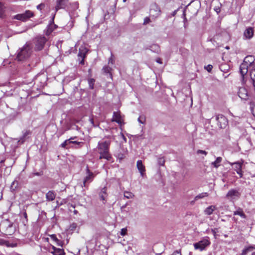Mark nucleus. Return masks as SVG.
<instances>
[{
	"instance_id": "obj_1",
	"label": "nucleus",
	"mask_w": 255,
	"mask_h": 255,
	"mask_svg": "<svg viewBox=\"0 0 255 255\" xmlns=\"http://www.w3.org/2000/svg\"><path fill=\"white\" fill-rule=\"evenodd\" d=\"M111 142L110 141H105L99 142L97 147V151L100 154L99 159H105L108 161L112 159V157L109 152Z\"/></svg>"
},
{
	"instance_id": "obj_2",
	"label": "nucleus",
	"mask_w": 255,
	"mask_h": 255,
	"mask_svg": "<svg viewBox=\"0 0 255 255\" xmlns=\"http://www.w3.org/2000/svg\"><path fill=\"white\" fill-rule=\"evenodd\" d=\"M255 58L252 55H248L245 57L244 62L241 64L240 67V73L243 77L247 74L249 68L255 66Z\"/></svg>"
},
{
	"instance_id": "obj_3",
	"label": "nucleus",
	"mask_w": 255,
	"mask_h": 255,
	"mask_svg": "<svg viewBox=\"0 0 255 255\" xmlns=\"http://www.w3.org/2000/svg\"><path fill=\"white\" fill-rule=\"evenodd\" d=\"M31 53V49L28 45H24L17 52L16 59L18 61H22L28 58Z\"/></svg>"
},
{
	"instance_id": "obj_4",
	"label": "nucleus",
	"mask_w": 255,
	"mask_h": 255,
	"mask_svg": "<svg viewBox=\"0 0 255 255\" xmlns=\"http://www.w3.org/2000/svg\"><path fill=\"white\" fill-rule=\"evenodd\" d=\"M210 245V241L209 238L208 237H206L198 243L194 244V247L195 249L202 251Z\"/></svg>"
},
{
	"instance_id": "obj_5",
	"label": "nucleus",
	"mask_w": 255,
	"mask_h": 255,
	"mask_svg": "<svg viewBox=\"0 0 255 255\" xmlns=\"http://www.w3.org/2000/svg\"><path fill=\"white\" fill-rule=\"evenodd\" d=\"M33 16V13L29 10H26L24 13L17 14L12 17V19L25 21Z\"/></svg>"
},
{
	"instance_id": "obj_6",
	"label": "nucleus",
	"mask_w": 255,
	"mask_h": 255,
	"mask_svg": "<svg viewBox=\"0 0 255 255\" xmlns=\"http://www.w3.org/2000/svg\"><path fill=\"white\" fill-rule=\"evenodd\" d=\"M47 41V39L44 36H39L35 38L34 40V49L35 50H41Z\"/></svg>"
},
{
	"instance_id": "obj_7",
	"label": "nucleus",
	"mask_w": 255,
	"mask_h": 255,
	"mask_svg": "<svg viewBox=\"0 0 255 255\" xmlns=\"http://www.w3.org/2000/svg\"><path fill=\"white\" fill-rule=\"evenodd\" d=\"M216 120L217 122L218 126L221 128H225L228 124L227 118L222 114L217 115L216 116Z\"/></svg>"
},
{
	"instance_id": "obj_8",
	"label": "nucleus",
	"mask_w": 255,
	"mask_h": 255,
	"mask_svg": "<svg viewBox=\"0 0 255 255\" xmlns=\"http://www.w3.org/2000/svg\"><path fill=\"white\" fill-rule=\"evenodd\" d=\"M69 0H56L55 13L60 9H66L69 5Z\"/></svg>"
},
{
	"instance_id": "obj_9",
	"label": "nucleus",
	"mask_w": 255,
	"mask_h": 255,
	"mask_svg": "<svg viewBox=\"0 0 255 255\" xmlns=\"http://www.w3.org/2000/svg\"><path fill=\"white\" fill-rule=\"evenodd\" d=\"M87 50L85 47H80L79 48L78 54V60L79 61V64L83 65L84 64V59L85 58Z\"/></svg>"
},
{
	"instance_id": "obj_10",
	"label": "nucleus",
	"mask_w": 255,
	"mask_h": 255,
	"mask_svg": "<svg viewBox=\"0 0 255 255\" xmlns=\"http://www.w3.org/2000/svg\"><path fill=\"white\" fill-rule=\"evenodd\" d=\"M54 17L55 14L53 15L50 21V23L47 25L46 29L45 30V34L47 36L49 35L52 33V32L57 27V26L54 23Z\"/></svg>"
},
{
	"instance_id": "obj_11",
	"label": "nucleus",
	"mask_w": 255,
	"mask_h": 255,
	"mask_svg": "<svg viewBox=\"0 0 255 255\" xmlns=\"http://www.w3.org/2000/svg\"><path fill=\"white\" fill-rule=\"evenodd\" d=\"M238 94L239 97L242 100H247L249 99V93L247 89L245 87L239 88Z\"/></svg>"
},
{
	"instance_id": "obj_12",
	"label": "nucleus",
	"mask_w": 255,
	"mask_h": 255,
	"mask_svg": "<svg viewBox=\"0 0 255 255\" xmlns=\"http://www.w3.org/2000/svg\"><path fill=\"white\" fill-rule=\"evenodd\" d=\"M240 195L241 194L238 190L233 189L229 191L226 196L229 199L234 200L239 198Z\"/></svg>"
},
{
	"instance_id": "obj_13",
	"label": "nucleus",
	"mask_w": 255,
	"mask_h": 255,
	"mask_svg": "<svg viewBox=\"0 0 255 255\" xmlns=\"http://www.w3.org/2000/svg\"><path fill=\"white\" fill-rule=\"evenodd\" d=\"M231 164L232 165L233 168L237 172V174L240 175V177L241 178L242 177L243 173L242 171V168L243 163L238 161L232 163Z\"/></svg>"
},
{
	"instance_id": "obj_14",
	"label": "nucleus",
	"mask_w": 255,
	"mask_h": 255,
	"mask_svg": "<svg viewBox=\"0 0 255 255\" xmlns=\"http://www.w3.org/2000/svg\"><path fill=\"white\" fill-rule=\"evenodd\" d=\"M113 122H116L121 125L124 124V119L120 114V113L114 112L113 113Z\"/></svg>"
},
{
	"instance_id": "obj_15",
	"label": "nucleus",
	"mask_w": 255,
	"mask_h": 255,
	"mask_svg": "<svg viewBox=\"0 0 255 255\" xmlns=\"http://www.w3.org/2000/svg\"><path fill=\"white\" fill-rule=\"evenodd\" d=\"M254 31L253 27H249L246 28L244 33V37L245 39H250L254 36Z\"/></svg>"
},
{
	"instance_id": "obj_16",
	"label": "nucleus",
	"mask_w": 255,
	"mask_h": 255,
	"mask_svg": "<svg viewBox=\"0 0 255 255\" xmlns=\"http://www.w3.org/2000/svg\"><path fill=\"white\" fill-rule=\"evenodd\" d=\"M136 166L137 168L140 172V175L142 177H144L145 175V169L144 165L142 164V162L141 160H139L136 162Z\"/></svg>"
},
{
	"instance_id": "obj_17",
	"label": "nucleus",
	"mask_w": 255,
	"mask_h": 255,
	"mask_svg": "<svg viewBox=\"0 0 255 255\" xmlns=\"http://www.w3.org/2000/svg\"><path fill=\"white\" fill-rule=\"evenodd\" d=\"M127 152V150H125L124 149H122L121 151H119V152L115 154V156L119 160L121 161L126 157Z\"/></svg>"
},
{
	"instance_id": "obj_18",
	"label": "nucleus",
	"mask_w": 255,
	"mask_h": 255,
	"mask_svg": "<svg viewBox=\"0 0 255 255\" xmlns=\"http://www.w3.org/2000/svg\"><path fill=\"white\" fill-rule=\"evenodd\" d=\"M99 195L101 200L103 201H106L108 196V194L107 193V188L105 187L103 188L101 191L99 192Z\"/></svg>"
},
{
	"instance_id": "obj_19",
	"label": "nucleus",
	"mask_w": 255,
	"mask_h": 255,
	"mask_svg": "<svg viewBox=\"0 0 255 255\" xmlns=\"http://www.w3.org/2000/svg\"><path fill=\"white\" fill-rule=\"evenodd\" d=\"M56 197V194L53 191H49L46 194V199L48 201H53Z\"/></svg>"
},
{
	"instance_id": "obj_20",
	"label": "nucleus",
	"mask_w": 255,
	"mask_h": 255,
	"mask_svg": "<svg viewBox=\"0 0 255 255\" xmlns=\"http://www.w3.org/2000/svg\"><path fill=\"white\" fill-rule=\"evenodd\" d=\"M87 172L88 175L84 178V180L89 184L93 181L94 176L93 173L90 172L88 168L87 170Z\"/></svg>"
},
{
	"instance_id": "obj_21",
	"label": "nucleus",
	"mask_w": 255,
	"mask_h": 255,
	"mask_svg": "<svg viewBox=\"0 0 255 255\" xmlns=\"http://www.w3.org/2000/svg\"><path fill=\"white\" fill-rule=\"evenodd\" d=\"M53 251H51L53 255H64L65 254L64 250L61 249H58L54 246L52 248Z\"/></svg>"
},
{
	"instance_id": "obj_22",
	"label": "nucleus",
	"mask_w": 255,
	"mask_h": 255,
	"mask_svg": "<svg viewBox=\"0 0 255 255\" xmlns=\"http://www.w3.org/2000/svg\"><path fill=\"white\" fill-rule=\"evenodd\" d=\"M0 245L7 247H13L15 246V244H11L8 241L3 239H0Z\"/></svg>"
},
{
	"instance_id": "obj_23",
	"label": "nucleus",
	"mask_w": 255,
	"mask_h": 255,
	"mask_svg": "<svg viewBox=\"0 0 255 255\" xmlns=\"http://www.w3.org/2000/svg\"><path fill=\"white\" fill-rule=\"evenodd\" d=\"M233 214L234 215H239L244 219H246L247 218V216L243 212V209L240 208H238L236 211H234Z\"/></svg>"
},
{
	"instance_id": "obj_24",
	"label": "nucleus",
	"mask_w": 255,
	"mask_h": 255,
	"mask_svg": "<svg viewBox=\"0 0 255 255\" xmlns=\"http://www.w3.org/2000/svg\"><path fill=\"white\" fill-rule=\"evenodd\" d=\"M149 49L153 52L156 53H159L160 51V48L159 46L155 44H152L151 46H150Z\"/></svg>"
},
{
	"instance_id": "obj_25",
	"label": "nucleus",
	"mask_w": 255,
	"mask_h": 255,
	"mask_svg": "<svg viewBox=\"0 0 255 255\" xmlns=\"http://www.w3.org/2000/svg\"><path fill=\"white\" fill-rule=\"evenodd\" d=\"M216 209V208L215 206H210L205 209V213L206 215H210L213 213Z\"/></svg>"
},
{
	"instance_id": "obj_26",
	"label": "nucleus",
	"mask_w": 255,
	"mask_h": 255,
	"mask_svg": "<svg viewBox=\"0 0 255 255\" xmlns=\"http://www.w3.org/2000/svg\"><path fill=\"white\" fill-rule=\"evenodd\" d=\"M222 161V158L221 157H218L216 158V160L214 162H212L211 164L215 167V168H218L220 166V163Z\"/></svg>"
},
{
	"instance_id": "obj_27",
	"label": "nucleus",
	"mask_w": 255,
	"mask_h": 255,
	"mask_svg": "<svg viewBox=\"0 0 255 255\" xmlns=\"http://www.w3.org/2000/svg\"><path fill=\"white\" fill-rule=\"evenodd\" d=\"M153 11L156 12V16H158L160 13V8L157 5H155L152 6V7L150 9V12L152 13Z\"/></svg>"
},
{
	"instance_id": "obj_28",
	"label": "nucleus",
	"mask_w": 255,
	"mask_h": 255,
	"mask_svg": "<svg viewBox=\"0 0 255 255\" xmlns=\"http://www.w3.org/2000/svg\"><path fill=\"white\" fill-rule=\"evenodd\" d=\"M31 134L30 130H26L23 133L22 136L20 138L19 141H21L22 143L25 140V138L27 136Z\"/></svg>"
},
{
	"instance_id": "obj_29",
	"label": "nucleus",
	"mask_w": 255,
	"mask_h": 255,
	"mask_svg": "<svg viewBox=\"0 0 255 255\" xmlns=\"http://www.w3.org/2000/svg\"><path fill=\"white\" fill-rule=\"evenodd\" d=\"M5 6L1 3L0 2V17L3 18L4 16Z\"/></svg>"
},
{
	"instance_id": "obj_30",
	"label": "nucleus",
	"mask_w": 255,
	"mask_h": 255,
	"mask_svg": "<svg viewBox=\"0 0 255 255\" xmlns=\"http://www.w3.org/2000/svg\"><path fill=\"white\" fill-rule=\"evenodd\" d=\"M250 109L253 116L255 117V101H251L250 103Z\"/></svg>"
},
{
	"instance_id": "obj_31",
	"label": "nucleus",
	"mask_w": 255,
	"mask_h": 255,
	"mask_svg": "<svg viewBox=\"0 0 255 255\" xmlns=\"http://www.w3.org/2000/svg\"><path fill=\"white\" fill-rule=\"evenodd\" d=\"M124 197L127 199H131L134 197V195L132 193L128 191H125L124 194Z\"/></svg>"
},
{
	"instance_id": "obj_32",
	"label": "nucleus",
	"mask_w": 255,
	"mask_h": 255,
	"mask_svg": "<svg viewBox=\"0 0 255 255\" xmlns=\"http://www.w3.org/2000/svg\"><path fill=\"white\" fill-rule=\"evenodd\" d=\"M208 196V194L206 192L202 193L198 195H197L195 197V200H198L200 199L203 198L205 197H207Z\"/></svg>"
},
{
	"instance_id": "obj_33",
	"label": "nucleus",
	"mask_w": 255,
	"mask_h": 255,
	"mask_svg": "<svg viewBox=\"0 0 255 255\" xmlns=\"http://www.w3.org/2000/svg\"><path fill=\"white\" fill-rule=\"evenodd\" d=\"M95 82V80L93 78H91L88 80L89 86L91 89H94Z\"/></svg>"
},
{
	"instance_id": "obj_34",
	"label": "nucleus",
	"mask_w": 255,
	"mask_h": 255,
	"mask_svg": "<svg viewBox=\"0 0 255 255\" xmlns=\"http://www.w3.org/2000/svg\"><path fill=\"white\" fill-rule=\"evenodd\" d=\"M138 122L140 123V124H145V120H146V119H145V116L144 115H141L139 117V118H138Z\"/></svg>"
},
{
	"instance_id": "obj_35",
	"label": "nucleus",
	"mask_w": 255,
	"mask_h": 255,
	"mask_svg": "<svg viewBox=\"0 0 255 255\" xmlns=\"http://www.w3.org/2000/svg\"><path fill=\"white\" fill-rule=\"evenodd\" d=\"M18 185V182L17 181H14L11 184L10 189L12 191H14Z\"/></svg>"
},
{
	"instance_id": "obj_36",
	"label": "nucleus",
	"mask_w": 255,
	"mask_h": 255,
	"mask_svg": "<svg viewBox=\"0 0 255 255\" xmlns=\"http://www.w3.org/2000/svg\"><path fill=\"white\" fill-rule=\"evenodd\" d=\"M51 238L54 241H56L58 245H60L62 246V245L61 244V242L58 240V239L56 238V236L55 235L53 234L50 236Z\"/></svg>"
},
{
	"instance_id": "obj_37",
	"label": "nucleus",
	"mask_w": 255,
	"mask_h": 255,
	"mask_svg": "<svg viewBox=\"0 0 255 255\" xmlns=\"http://www.w3.org/2000/svg\"><path fill=\"white\" fill-rule=\"evenodd\" d=\"M158 164L160 166H164L165 163V160L163 157H159L157 160Z\"/></svg>"
},
{
	"instance_id": "obj_38",
	"label": "nucleus",
	"mask_w": 255,
	"mask_h": 255,
	"mask_svg": "<svg viewBox=\"0 0 255 255\" xmlns=\"http://www.w3.org/2000/svg\"><path fill=\"white\" fill-rule=\"evenodd\" d=\"M71 141L69 139L65 140L61 144V146L63 148H67L66 146L70 143Z\"/></svg>"
},
{
	"instance_id": "obj_39",
	"label": "nucleus",
	"mask_w": 255,
	"mask_h": 255,
	"mask_svg": "<svg viewBox=\"0 0 255 255\" xmlns=\"http://www.w3.org/2000/svg\"><path fill=\"white\" fill-rule=\"evenodd\" d=\"M112 68L108 66H105L103 67V70L106 73H110Z\"/></svg>"
},
{
	"instance_id": "obj_40",
	"label": "nucleus",
	"mask_w": 255,
	"mask_h": 255,
	"mask_svg": "<svg viewBox=\"0 0 255 255\" xmlns=\"http://www.w3.org/2000/svg\"><path fill=\"white\" fill-rule=\"evenodd\" d=\"M253 248V247H250L249 248H247L244 249L242 251V255H246L248 253V252H249L251 250V249H252Z\"/></svg>"
},
{
	"instance_id": "obj_41",
	"label": "nucleus",
	"mask_w": 255,
	"mask_h": 255,
	"mask_svg": "<svg viewBox=\"0 0 255 255\" xmlns=\"http://www.w3.org/2000/svg\"><path fill=\"white\" fill-rule=\"evenodd\" d=\"M70 143H73V144H78V147H81L83 146L84 144V142H79L77 141H71Z\"/></svg>"
},
{
	"instance_id": "obj_42",
	"label": "nucleus",
	"mask_w": 255,
	"mask_h": 255,
	"mask_svg": "<svg viewBox=\"0 0 255 255\" xmlns=\"http://www.w3.org/2000/svg\"><path fill=\"white\" fill-rule=\"evenodd\" d=\"M204 68L209 72H211L213 68V66L212 65L209 64L207 66H205Z\"/></svg>"
},
{
	"instance_id": "obj_43",
	"label": "nucleus",
	"mask_w": 255,
	"mask_h": 255,
	"mask_svg": "<svg viewBox=\"0 0 255 255\" xmlns=\"http://www.w3.org/2000/svg\"><path fill=\"white\" fill-rule=\"evenodd\" d=\"M228 67V66L226 64H222L220 66V68L221 71H225V70H227V68Z\"/></svg>"
},
{
	"instance_id": "obj_44",
	"label": "nucleus",
	"mask_w": 255,
	"mask_h": 255,
	"mask_svg": "<svg viewBox=\"0 0 255 255\" xmlns=\"http://www.w3.org/2000/svg\"><path fill=\"white\" fill-rule=\"evenodd\" d=\"M150 22V18L148 17H146L144 19L143 24L144 25L147 24V23H149Z\"/></svg>"
},
{
	"instance_id": "obj_45",
	"label": "nucleus",
	"mask_w": 255,
	"mask_h": 255,
	"mask_svg": "<svg viewBox=\"0 0 255 255\" xmlns=\"http://www.w3.org/2000/svg\"><path fill=\"white\" fill-rule=\"evenodd\" d=\"M197 153L198 154H203L205 155H206L207 154V152H206L205 150H200V149L198 150L197 151Z\"/></svg>"
},
{
	"instance_id": "obj_46",
	"label": "nucleus",
	"mask_w": 255,
	"mask_h": 255,
	"mask_svg": "<svg viewBox=\"0 0 255 255\" xmlns=\"http://www.w3.org/2000/svg\"><path fill=\"white\" fill-rule=\"evenodd\" d=\"M114 63V56L112 54L111 57L109 59V63H111L112 64H113Z\"/></svg>"
},
{
	"instance_id": "obj_47",
	"label": "nucleus",
	"mask_w": 255,
	"mask_h": 255,
	"mask_svg": "<svg viewBox=\"0 0 255 255\" xmlns=\"http://www.w3.org/2000/svg\"><path fill=\"white\" fill-rule=\"evenodd\" d=\"M127 230L126 229H125V228L122 229L121 231V235L125 236L127 234Z\"/></svg>"
},
{
	"instance_id": "obj_48",
	"label": "nucleus",
	"mask_w": 255,
	"mask_h": 255,
	"mask_svg": "<svg viewBox=\"0 0 255 255\" xmlns=\"http://www.w3.org/2000/svg\"><path fill=\"white\" fill-rule=\"evenodd\" d=\"M88 183L85 181L83 180V184L81 185L82 188L85 187L86 188H88Z\"/></svg>"
},
{
	"instance_id": "obj_49",
	"label": "nucleus",
	"mask_w": 255,
	"mask_h": 255,
	"mask_svg": "<svg viewBox=\"0 0 255 255\" xmlns=\"http://www.w3.org/2000/svg\"><path fill=\"white\" fill-rule=\"evenodd\" d=\"M217 229H212V233H213L214 237L215 238H216V233H217Z\"/></svg>"
},
{
	"instance_id": "obj_50",
	"label": "nucleus",
	"mask_w": 255,
	"mask_h": 255,
	"mask_svg": "<svg viewBox=\"0 0 255 255\" xmlns=\"http://www.w3.org/2000/svg\"><path fill=\"white\" fill-rule=\"evenodd\" d=\"M121 136H122L123 139L124 140V141L125 142H127V138L126 137V136L122 132L121 133Z\"/></svg>"
},
{
	"instance_id": "obj_51",
	"label": "nucleus",
	"mask_w": 255,
	"mask_h": 255,
	"mask_svg": "<svg viewBox=\"0 0 255 255\" xmlns=\"http://www.w3.org/2000/svg\"><path fill=\"white\" fill-rule=\"evenodd\" d=\"M156 61L159 63V64H162V62L161 61V59L160 58H158L156 59Z\"/></svg>"
},
{
	"instance_id": "obj_52",
	"label": "nucleus",
	"mask_w": 255,
	"mask_h": 255,
	"mask_svg": "<svg viewBox=\"0 0 255 255\" xmlns=\"http://www.w3.org/2000/svg\"><path fill=\"white\" fill-rule=\"evenodd\" d=\"M127 206V203L121 207V210L123 211Z\"/></svg>"
},
{
	"instance_id": "obj_53",
	"label": "nucleus",
	"mask_w": 255,
	"mask_h": 255,
	"mask_svg": "<svg viewBox=\"0 0 255 255\" xmlns=\"http://www.w3.org/2000/svg\"><path fill=\"white\" fill-rule=\"evenodd\" d=\"M76 136L72 137L70 138H69V140H70V141H72V140L76 139Z\"/></svg>"
},
{
	"instance_id": "obj_54",
	"label": "nucleus",
	"mask_w": 255,
	"mask_h": 255,
	"mask_svg": "<svg viewBox=\"0 0 255 255\" xmlns=\"http://www.w3.org/2000/svg\"><path fill=\"white\" fill-rule=\"evenodd\" d=\"M71 227L73 228V229H75L76 228V225L75 224H73L72 225H71Z\"/></svg>"
},
{
	"instance_id": "obj_55",
	"label": "nucleus",
	"mask_w": 255,
	"mask_h": 255,
	"mask_svg": "<svg viewBox=\"0 0 255 255\" xmlns=\"http://www.w3.org/2000/svg\"><path fill=\"white\" fill-rule=\"evenodd\" d=\"M215 10L216 11V12H217V13H219V12H220V8H216V9H215Z\"/></svg>"
},
{
	"instance_id": "obj_56",
	"label": "nucleus",
	"mask_w": 255,
	"mask_h": 255,
	"mask_svg": "<svg viewBox=\"0 0 255 255\" xmlns=\"http://www.w3.org/2000/svg\"><path fill=\"white\" fill-rule=\"evenodd\" d=\"M34 174L37 176H40L41 174L39 172L35 173Z\"/></svg>"
},
{
	"instance_id": "obj_57",
	"label": "nucleus",
	"mask_w": 255,
	"mask_h": 255,
	"mask_svg": "<svg viewBox=\"0 0 255 255\" xmlns=\"http://www.w3.org/2000/svg\"><path fill=\"white\" fill-rule=\"evenodd\" d=\"M23 216H24V218H27V214H26V212H24V213H23Z\"/></svg>"
},
{
	"instance_id": "obj_58",
	"label": "nucleus",
	"mask_w": 255,
	"mask_h": 255,
	"mask_svg": "<svg viewBox=\"0 0 255 255\" xmlns=\"http://www.w3.org/2000/svg\"><path fill=\"white\" fill-rule=\"evenodd\" d=\"M57 204L58 206H60L62 204V203L59 204V202L58 201H57Z\"/></svg>"
},
{
	"instance_id": "obj_59",
	"label": "nucleus",
	"mask_w": 255,
	"mask_h": 255,
	"mask_svg": "<svg viewBox=\"0 0 255 255\" xmlns=\"http://www.w3.org/2000/svg\"><path fill=\"white\" fill-rule=\"evenodd\" d=\"M77 213H78V211H77V210H74V214H77Z\"/></svg>"
},
{
	"instance_id": "obj_60",
	"label": "nucleus",
	"mask_w": 255,
	"mask_h": 255,
	"mask_svg": "<svg viewBox=\"0 0 255 255\" xmlns=\"http://www.w3.org/2000/svg\"><path fill=\"white\" fill-rule=\"evenodd\" d=\"M195 201H196V200H194V201H191V203L192 204H193L194 203V202H195Z\"/></svg>"
},
{
	"instance_id": "obj_61",
	"label": "nucleus",
	"mask_w": 255,
	"mask_h": 255,
	"mask_svg": "<svg viewBox=\"0 0 255 255\" xmlns=\"http://www.w3.org/2000/svg\"><path fill=\"white\" fill-rule=\"evenodd\" d=\"M251 255H255V252L253 253Z\"/></svg>"
},
{
	"instance_id": "obj_62",
	"label": "nucleus",
	"mask_w": 255,
	"mask_h": 255,
	"mask_svg": "<svg viewBox=\"0 0 255 255\" xmlns=\"http://www.w3.org/2000/svg\"><path fill=\"white\" fill-rule=\"evenodd\" d=\"M76 145H77V146L76 147V148H79L78 147V144H76Z\"/></svg>"
},
{
	"instance_id": "obj_63",
	"label": "nucleus",
	"mask_w": 255,
	"mask_h": 255,
	"mask_svg": "<svg viewBox=\"0 0 255 255\" xmlns=\"http://www.w3.org/2000/svg\"><path fill=\"white\" fill-rule=\"evenodd\" d=\"M40 8V5H38L37 6V8Z\"/></svg>"
},
{
	"instance_id": "obj_64",
	"label": "nucleus",
	"mask_w": 255,
	"mask_h": 255,
	"mask_svg": "<svg viewBox=\"0 0 255 255\" xmlns=\"http://www.w3.org/2000/svg\"><path fill=\"white\" fill-rule=\"evenodd\" d=\"M126 1H127V0H123L124 2H126Z\"/></svg>"
}]
</instances>
